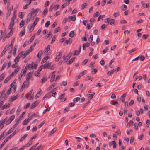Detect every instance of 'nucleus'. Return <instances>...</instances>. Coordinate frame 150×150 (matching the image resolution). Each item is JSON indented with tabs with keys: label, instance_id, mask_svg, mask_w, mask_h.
I'll use <instances>...</instances> for the list:
<instances>
[{
	"label": "nucleus",
	"instance_id": "f257e3e1",
	"mask_svg": "<svg viewBox=\"0 0 150 150\" xmlns=\"http://www.w3.org/2000/svg\"><path fill=\"white\" fill-rule=\"evenodd\" d=\"M27 68H26V67H25L24 69H22V71L21 73L19 76L18 77V79L20 80L22 77L23 75L25 74L27 72Z\"/></svg>",
	"mask_w": 150,
	"mask_h": 150
},
{
	"label": "nucleus",
	"instance_id": "f03ea898",
	"mask_svg": "<svg viewBox=\"0 0 150 150\" xmlns=\"http://www.w3.org/2000/svg\"><path fill=\"white\" fill-rule=\"evenodd\" d=\"M23 52H24L22 51L14 59V62L15 63H17L19 61V59L22 56Z\"/></svg>",
	"mask_w": 150,
	"mask_h": 150
},
{
	"label": "nucleus",
	"instance_id": "7ed1b4c3",
	"mask_svg": "<svg viewBox=\"0 0 150 150\" xmlns=\"http://www.w3.org/2000/svg\"><path fill=\"white\" fill-rule=\"evenodd\" d=\"M29 82L25 80V81L23 83V84L22 86L21 89H22V88H24L25 87L27 88L29 85Z\"/></svg>",
	"mask_w": 150,
	"mask_h": 150
},
{
	"label": "nucleus",
	"instance_id": "20e7f679",
	"mask_svg": "<svg viewBox=\"0 0 150 150\" xmlns=\"http://www.w3.org/2000/svg\"><path fill=\"white\" fill-rule=\"evenodd\" d=\"M11 88H9L7 91L6 93L4 95V96L2 97V98H4V100H6V98L7 97V96L8 95L11 93Z\"/></svg>",
	"mask_w": 150,
	"mask_h": 150
},
{
	"label": "nucleus",
	"instance_id": "39448f33",
	"mask_svg": "<svg viewBox=\"0 0 150 150\" xmlns=\"http://www.w3.org/2000/svg\"><path fill=\"white\" fill-rule=\"evenodd\" d=\"M25 113V112H24L20 115V116L16 120V122H19L21 121V120L23 116L24 115Z\"/></svg>",
	"mask_w": 150,
	"mask_h": 150
},
{
	"label": "nucleus",
	"instance_id": "423d86ee",
	"mask_svg": "<svg viewBox=\"0 0 150 150\" xmlns=\"http://www.w3.org/2000/svg\"><path fill=\"white\" fill-rule=\"evenodd\" d=\"M81 45H80L79 47V51H78L77 50H75L74 51V53L73 54V55H79V53L81 51Z\"/></svg>",
	"mask_w": 150,
	"mask_h": 150
},
{
	"label": "nucleus",
	"instance_id": "0eeeda50",
	"mask_svg": "<svg viewBox=\"0 0 150 150\" xmlns=\"http://www.w3.org/2000/svg\"><path fill=\"white\" fill-rule=\"evenodd\" d=\"M7 5L8 11L11 12L13 9V5H11L10 6V4L9 2H8Z\"/></svg>",
	"mask_w": 150,
	"mask_h": 150
},
{
	"label": "nucleus",
	"instance_id": "6e6552de",
	"mask_svg": "<svg viewBox=\"0 0 150 150\" xmlns=\"http://www.w3.org/2000/svg\"><path fill=\"white\" fill-rule=\"evenodd\" d=\"M38 103L39 102L38 101H36L34 102L32 104L31 106L30 109H33L36 106L38 105Z\"/></svg>",
	"mask_w": 150,
	"mask_h": 150
},
{
	"label": "nucleus",
	"instance_id": "1a4fd4ad",
	"mask_svg": "<svg viewBox=\"0 0 150 150\" xmlns=\"http://www.w3.org/2000/svg\"><path fill=\"white\" fill-rule=\"evenodd\" d=\"M76 17L74 15L72 16H70L68 17V20L69 22L71 20L73 21H74L76 20Z\"/></svg>",
	"mask_w": 150,
	"mask_h": 150
},
{
	"label": "nucleus",
	"instance_id": "9d476101",
	"mask_svg": "<svg viewBox=\"0 0 150 150\" xmlns=\"http://www.w3.org/2000/svg\"><path fill=\"white\" fill-rule=\"evenodd\" d=\"M32 77L31 73L30 72L28 73L27 75V77L26 80L28 81H29V80Z\"/></svg>",
	"mask_w": 150,
	"mask_h": 150
},
{
	"label": "nucleus",
	"instance_id": "9b49d317",
	"mask_svg": "<svg viewBox=\"0 0 150 150\" xmlns=\"http://www.w3.org/2000/svg\"><path fill=\"white\" fill-rule=\"evenodd\" d=\"M31 14H28L27 15V18L25 21L27 23H28L30 21V19L31 18Z\"/></svg>",
	"mask_w": 150,
	"mask_h": 150
},
{
	"label": "nucleus",
	"instance_id": "f8f14e48",
	"mask_svg": "<svg viewBox=\"0 0 150 150\" xmlns=\"http://www.w3.org/2000/svg\"><path fill=\"white\" fill-rule=\"evenodd\" d=\"M71 55H72V54L71 53L69 54L64 59V60L65 62H67V61L71 57Z\"/></svg>",
	"mask_w": 150,
	"mask_h": 150
},
{
	"label": "nucleus",
	"instance_id": "ddd939ff",
	"mask_svg": "<svg viewBox=\"0 0 150 150\" xmlns=\"http://www.w3.org/2000/svg\"><path fill=\"white\" fill-rule=\"evenodd\" d=\"M56 129L54 128L48 134V136H52L53 134H54L56 131Z\"/></svg>",
	"mask_w": 150,
	"mask_h": 150
},
{
	"label": "nucleus",
	"instance_id": "4468645a",
	"mask_svg": "<svg viewBox=\"0 0 150 150\" xmlns=\"http://www.w3.org/2000/svg\"><path fill=\"white\" fill-rule=\"evenodd\" d=\"M18 97V95H16L15 96H12L11 97V101L13 102L15 100H16Z\"/></svg>",
	"mask_w": 150,
	"mask_h": 150
},
{
	"label": "nucleus",
	"instance_id": "2eb2a0df",
	"mask_svg": "<svg viewBox=\"0 0 150 150\" xmlns=\"http://www.w3.org/2000/svg\"><path fill=\"white\" fill-rule=\"evenodd\" d=\"M25 67H26V68H27V69H30L33 67V63L30 64L28 66H26Z\"/></svg>",
	"mask_w": 150,
	"mask_h": 150
},
{
	"label": "nucleus",
	"instance_id": "dca6fc26",
	"mask_svg": "<svg viewBox=\"0 0 150 150\" xmlns=\"http://www.w3.org/2000/svg\"><path fill=\"white\" fill-rule=\"evenodd\" d=\"M50 63L46 62L44 65L43 68L45 69L46 68H49L50 66Z\"/></svg>",
	"mask_w": 150,
	"mask_h": 150
},
{
	"label": "nucleus",
	"instance_id": "f3484780",
	"mask_svg": "<svg viewBox=\"0 0 150 150\" xmlns=\"http://www.w3.org/2000/svg\"><path fill=\"white\" fill-rule=\"evenodd\" d=\"M8 140L6 138L4 140V142H2L1 144L0 145V149L2 148V147L5 144V143H6Z\"/></svg>",
	"mask_w": 150,
	"mask_h": 150
},
{
	"label": "nucleus",
	"instance_id": "a211bd4d",
	"mask_svg": "<svg viewBox=\"0 0 150 150\" xmlns=\"http://www.w3.org/2000/svg\"><path fill=\"white\" fill-rule=\"evenodd\" d=\"M49 57L48 56H47L45 57L42 59L41 63L42 64V63H45V62L48 59Z\"/></svg>",
	"mask_w": 150,
	"mask_h": 150
},
{
	"label": "nucleus",
	"instance_id": "6ab92c4d",
	"mask_svg": "<svg viewBox=\"0 0 150 150\" xmlns=\"http://www.w3.org/2000/svg\"><path fill=\"white\" fill-rule=\"evenodd\" d=\"M30 53V52H29L28 50H27L26 51L23 56V58H25L26 56L28 54Z\"/></svg>",
	"mask_w": 150,
	"mask_h": 150
},
{
	"label": "nucleus",
	"instance_id": "aec40b11",
	"mask_svg": "<svg viewBox=\"0 0 150 150\" xmlns=\"http://www.w3.org/2000/svg\"><path fill=\"white\" fill-rule=\"evenodd\" d=\"M20 67H18L16 68L14 70L13 72L16 75L17 73L20 70Z\"/></svg>",
	"mask_w": 150,
	"mask_h": 150
},
{
	"label": "nucleus",
	"instance_id": "412c9836",
	"mask_svg": "<svg viewBox=\"0 0 150 150\" xmlns=\"http://www.w3.org/2000/svg\"><path fill=\"white\" fill-rule=\"evenodd\" d=\"M50 36H51V37L52 36V32L50 31L49 32L48 34H47L45 36V39H47Z\"/></svg>",
	"mask_w": 150,
	"mask_h": 150
},
{
	"label": "nucleus",
	"instance_id": "4be33fe9",
	"mask_svg": "<svg viewBox=\"0 0 150 150\" xmlns=\"http://www.w3.org/2000/svg\"><path fill=\"white\" fill-rule=\"evenodd\" d=\"M5 74V73H4L0 75V82L4 79Z\"/></svg>",
	"mask_w": 150,
	"mask_h": 150
},
{
	"label": "nucleus",
	"instance_id": "5701e85b",
	"mask_svg": "<svg viewBox=\"0 0 150 150\" xmlns=\"http://www.w3.org/2000/svg\"><path fill=\"white\" fill-rule=\"evenodd\" d=\"M42 51H39L38 55L37 57L38 58H39V59H40V60H41V58H40V57L42 55Z\"/></svg>",
	"mask_w": 150,
	"mask_h": 150
},
{
	"label": "nucleus",
	"instance_id": "b1692460",
	"mask_svg": "<svg viewBox=\"0 0 150 150\" xmlns=\"http://www.w3.org/2000/svg\"><path fill=\"white\" fill-rule=\"evenodd\" d=\"M25 24V22L23 21V20H22L20 22L19 25H20V28H21Z\"/></svg>",
	"mask_w": 150,
	"mask_h": 150
},
{
	"label": "nucleus",
	"instance_id": "393cba45",
	"mask_svg": "<svg viewBox=\"0 0 150 150\" xmlns=\"http://www.w3.org/2000/svg\"><path fill=\"white\" fill-rule=\"evenodd\" d=\"M15 116L14 115H13L10 116L8 119V121H9L10 122H11L12 120L14 119L15 118Z\"/></svg>",
	"mask_w": 150,
	"mask_h": 150
},
{
	"label": "nucleus",
	"instance_id": "a878e982",
	"mask_svg": "<svg viewBox=\"0 0 150 150\" xmlns=\"http://www.w3.org/2000/svg\"><path fill=\"white\" fill-rule=\"evenodd\" d=\"M16 11H14V14L11 20H14L16 18Z\"/></svg>",
	"mask_w": 150,
	"mask_h": 150
},
{
	"label": "nucleus",
	"instance_id": "bb28decb",
	"mask_svg": "<svg viewBox=\"0 0 150 150\" xmlns=\"http://www.w3.org/2000/svg\"><path fill=\"white\" fill-rule=\"evenodd\" d=\"M75 59V57H73L71 58L69 60V62L68 63V64L69 65L71 64L73 62V61Z\"/></svg>",
	"mask_w": 150,
	"mask_h": 150
},
{
	"label": "nucleus",
	"instance_id": "cd10ccee",
	"mask_svg": "<svg viewBox=\"0 0 150 150\" xmlns=\"http://www.w3.org/2000/svg\"><path fill=\"white\" fill-rule=\"evenodd\" d=\"M34 27H35L32 25L31 26H29L28 28L30 31V33L31 32L33 31V30H34Z\"/></svg>",
	"mask_w": 150,
	"mask_h": 150
},
{
	"label": "nucleus",
	"instance_id": "c85d7f7f",
	"mask_svg": "<svg viewBox=\"0 0 150 150\" xmlns=\"http://www.w3.org/2000/svg\"><path fill=\"white\" fill-rule=\"evenodd\" d=\"M28 135V134H26L24 135L20 139V141L22 142L25 139L26 137Z\"/></svg>",
	"mask_w": 150,
	"mask_h": 150
},
{
	"label": "nucleus",
	"instance_id": "c756f323",
	"mask_svg": "<svg viewBox=\"0 0 150 150\" xmlns=\"http://www.w3.org/2000/svg\"><path fill=\"white\" fill-rule=\"evenodd\" d=\"M80 100V98L79 97H77L74 98L73 100V101L74 103H76L79 101Z\"/></svg>",
	"mask_w": 150,
	"mask_h": 150
},
{
	"label": "nucleus",
	"instance_id": "7c9ffc66",
	"mask_svg": "<svg viewBox=\"0 0 150 150\" xmlns=\"http://www.w3.org/2000/svg\"><path fill=\"white\" fill-rule=\"evenodd\" d=\"M51 97V95H50V93H47L46 94L43 98L42 100H44L45 98H50Z\"/></svg>",
	"mask_w": 150,
	"mask_h": 150
},
{
	"label": "nucleus",
	"instance_id": "2f4dec72",
	"mask_svg": "<svg viewBox=\"0 0 150 150\" xmlns=\"http://www.w3.org/2000/svg\"><path fill=\"white\" fill-rule=\"evenodd\" d=\"M93 24L92 23H90L89 24H87V26L86 27V28L87 29H89L91 28Z\"/></svg>",
	"mask_w": 150,
	"mask_h": 150
},
{
	"label": "nucleus",
	"instance_id": "473e14b6",
	"mask_svg": "<svg viewBox=\"0 0 150 150\" xmlns=\"http://www.w3.org/2000/svg\"><path fill=\"white\" fill-rule=\"evenodd\" d=\"M74 31H71L69 33V36L71 37H73L74 36Z\"/></svg>",
	"mask_w": 150,
	"mask_h": 150
},
{
	"label": "nucleus",
	"instance_id": "72a5a7b5",
	"mask_svg": "<svg viewBox=\"0 0 150 150\" xmlns=\"http://www.w3.org/2000/svg\"><path fill=\"white\" fill-rule=\"evenodd\" d=\"M14 133H12L11 135H10L8 137H7L6 138L8 140L10 139L11 138H12L15 135V134Z\"/></svg>",
	"mask_w": 150,
	"mask_h": 150
},
{
	"label": "nucleus",
	"instance_id": "f704fd0d",
	"mask_svg": "<svg viewBox=\"0 0 150 150\" xmlns=\"http://www.w3.org/2000/svg\"><path fill=\"white\" fill-rule=\"evenodd\" d=\"M32 141L30 140L29 142L27 143V144H26V145L25 146V147H28L30 145H31L32 144Z\"/></svg>",
	"mask_w": 150,
	"mask_h": 150
},
{
	"label": "nucleus",
	"instance_id": "c9c22d12",
	"mask_svg": "<svg viewBox=\"0 0 150 150\" xmlns=\"http://www.w3.org/2000/svg\"><path fill=\"white\" fill-rule=\"evenodd\" d=\"M105 15H100V16L98 17L97 21H99L100 20V19L102 18V20H103V18H104L105 17Z\"/></svg>",
	"mask_w": 150,
	"mask_h": 150
},
{
	"label": "nucleus",
	"instance_id": "e433bc0d",
	"mask_svg": "<svg viewBox=\"0 0 150 150\" xmlns=\"http://www.w3.org/2000/svg\"><path fill=\"white\" fill-rule=\"evenodd\" d=\"M48 10L47 8H45L42 12V14L44 15V16H45L47 13Z\"/></svg>",
	"mask_w": 150,
	"mask_h": 150
},
{
	"label": "nucleus",
	"instance_id": "4c0bfd02",
	"mask_svg": "<svg viewBox=\"0 0 150 150\" xmlns=\"http://www.w3.org/2000/svg\"><path fill=\"white\" fill-rule=\"evenodd\" d=\"M7 64V63L6 62H5L3 64V66H2V67L1 69V71H2L4 68L6 67Z\"/></svg>",
	"mask_w": 150,
	"mask_h": 150
},
{
	"label": "nucleus",
	"instance_id": "58836bf2",
	"mask_svg": "<svg viewBox=\"0 0 150 150\" xmlns=\"http://www.w3.org/2000/svg\"><path fill=\"white\" fill-rule=\"evenodd\" d=\"M110 24L111 25H112L113 24H114L115 23V21L114 19H111L110 21Z\"/></svg>",
	"mask_w": 150,
	"mask_h": 150
},
{
	"label": "nucleus",
	"instance_id": "ea45409f",
	"mask_svg": "<svg viewBox=\"0 0 150 150\" xmlns=\"http://www.w3.org/2000/svg\"><path fill=\"white\" fill-rule=\"evenodd\" d=\"M9 104L8 105H3L2 107H1V109L2 110H3L5 108H9Z\"/></svg>",
	"mask_w": 150,
	"mask_h": 150
},
{
	"label": "nucleus",
	"instance_id": "a19ab883",
	"mask_svg": "<svg viewBox=\"0 0 150 150\" xmlns=\"http://www.w3.org/2000/svg\"><path fill=\"white\" fill-rule=\"evenodd\" d=\"M14 20H11V22L10 23L9 26H10V27L12 28L13 27V25H14Z\"/></svg>",
	"mask_w": 150,
	"mask_h": 150
},
{
	"label": "nucleus",
	"instance_id": "79ce46f5",
	"mask_svg": "<svg viewBox=\"0 0 150 150\" xmlns=\"http://www.w3.org/2000/svg\"><path fill=\"white\" fill-rule=\"evenodd\" d=\"M39 10V9L38 8L36 9L35 10L34 9V14L35 15L34 17H35V16L37 15L38 11Z\"/></svg>",
	"mask_w": 150,
	"mask_h": 150
},
{
	"label": "nucleus",
	"instance_id": "37998d69",
	"mask_svg": "<svg viewBox=\"0 0 150 150\" xmlns=\"http://www.w3.org/2000/svg\"><path fill=\"white\" fill-rule=\"evenodd\" d=\"M55 73V71L53 72H52V74L50 76L51 78L53 79H54L55 76V75L54 74Z\"/></svg>",
	"mask_w": 150,
	"mask_h": 150
},
{
	"label": "nucleus",
	"instance_id": "c03bdc74",
	"mask_svg": "<svg viewBox=\"0 0 150 150\" xmlns=\"http://www.w3.org/2000/svg\"><path fill=\"white\" fill-rule=\"evenodd\" d=\"M13 32L12 31V30H11L9 33L7 35V37L8 38L9 37L11 36L12 34H13Z\"/></svg>",
	"mask_w": 150,
	"mask_h": 150
},
{
	"label": "nucleus",
	"instance_id": "a18cd8bd",
	"mask_svg": "<svg viewBox=\"0 0 150 150\" xmlns=\"http://www.w3.org/2000/svg\"><path fill=\"white\" fill-rule=\"evenodd\" d=\"M87 5V4L86 3H85L83 4L82 6H81V9L82 10L84 9L85 7Z\"/></svg>",
	"mask_w": 150,
	"mask_h": 150
},
{
	"label": "nucleus",
	"instance_id": "49530a36",
	"mask_svg": "<svg viewBox=\"0 0 150 150\" xmlns=\"http://www.w3.org/2000/svg\"><path fill=\"white\" fill-rule=\"evenodd\" d=\"M127 7V6L126 5L124 4H123L122 5L121 7V8L123 10L125 11Z\"/></svg>",
	"mask_w": 150,
	"mask_h": 150
},
{
	"label": "nucleus",
	"instance_id": "de8ad7c7",
	"mask_svg": "<svg viewBox=\"0 0 150 150\" xmlns=\"http://www.w3.org/2000/svg\"><path fill=\"white\" fill-rule=\"evenodd\" d=\"M61 57V56H60V55H58L57 56L55 59V61L56 62L58 61L60 59Z\"/></svg>",
	"mask_w": 150,
	"mask_h": 150
},
{
	"label": "nucleus",
	"instance_id": "09e8293b",
	"mask_svg": "<svg viewBox=\"0 0 150 150\" xmlns=\"http://www.w3.org/2000/svg\"><path fill=\"white\" fill-rule=\"evenodd\" d=\"M6 47L4 48V50L2 52L1 54L0 55L1 57L5 53V52H6Z\"/></svg>",
	"mask_w": 150,
	"mask_h": 150
},
{
	"label": "nucleus",
	"instance_id": "8fccbe9b",
	"mask_svg": "<svg viewBox=\"0 0 150 150\" xmlns=\"http://www.w3.org/2000/svg\"><path fill=\"white\" fill-rule=\"evenodd\" d=\"M11 77L9 76L8 77L4 80V82L5 83H7L11 79Z\"/></svg>",
	"mask_w": 150,
	"mask_h": 150
},
{
	"label": "nucleus",
	"instance_id": "3c124183",
	"mask_svg": "<svg viewBox=\"0 0 150 150\" xmlns=\"http://www.w3.org/2000/svg\"><path fill=\"white\" fill-rule=\"evenodd\" d=\"M13 130L11 128L6 133V135H7L11 133Z\"/></svg>",
	"mask_w": 150,
	"mask_h": 150
},
{
	"label": "nucleus",
	"instance_id": "603ef678",
	"mask_svg": "<svg viewBox=\"0 0 150 150\" xmlns=\"http://www.w3.org/2000/svg\"><path fill=\"white\" fill-rule=\"evenodd\" d=\"M9 47H10L11 48V50L10 52H11L12 51V49H13V45L12 43H11V44L9 46H7L6 47V48L7 47V48H8Z\"/></svg>",
	"mask_w": 150,
	"mask_h": 150
},
{
	"label": "nucleus",
	"instance_id": "864d4df0",
	"mask_svg": "<svg viewBox=\"0 0 150 150\" xmlns=\"http://www.w3.org/2000/svg\"><path fill=\"white\" fill-rule=\"evenodd\" d=\"M115 70H114V69H113L112 70L108 72L107 73V74L108 75H111V74H112L113 73L114 71Z\"/></svg>",
	"mask_w": 150,
	"mask_h": 150
},
{
	"label": "nucleus",
	"instance_id": "5fc2aeb1",
	"mask_svg": "<svg viewBox=\"0 0 150 150\" xmlns=\"http://www.w3.org/2000/svg\"><path fill=\"white\" fill-rule=\"evenodd\" d=\"M32 118V117L30 116L28 118L25 119L23 122H29Z\"/></svg>",
	"mask_w": 150,
	"mask_h": 150
},
{
	"label": "nucleus",
	"instance_id": "6e6d98bb",
	"mask_svg": "<svg viewBox=\"0 0 150 150\" xmlns=\"http://www.w3.org/2000/svg\"><path fill=\"white\" fill-rule=\"evenodd\" d=\"M86 96L87 97H88V98H90V100H90L92 98H93V95H91V94H87L86 95Z\"/></svg>",
	"mask_w": 150,
	"mask_h": 150
},
{
	"label": "nucleus",
	"instance_id": "4d7b16f0",
	"mask_svg": "<svg viewBox=\"0 0 150 150\" xmlns=\"http://www.w3.org/2000/svg\"><path fill=\"white\" fill-rule=\"evenodd\" d=\"M19 13L21 14L19 15V18L21 19H23V18L24 15L23 14V12H20Z\"/></svg>",
	"mask_w": 150,
	"mask_h": 150
},
{
	"label": "nucleus",
	"instance_id": "13d9d810",
	"mask_svg": "<svg viewBox=\"0 0 150 150\" xmlns=\"http://www.w3.org/2000/svg\"><path fill=\"white\" fill-rule=\"evenodd\" d=\"M67 4H68V3L67 2H66V3H64L63 5H62V6H61V8L62 9H63L65 7V6L67 5Z\"/></svg>",
	"mask_w": 150,
	"mask_h": 150
},
{
	"label": "nucleus",
	"instance_id": "bf43d9fd",
	"mask_svg": "<svg viewBox=\"0 0 150 150\" xmlns=\"http://www.w3.org/2000/svg\"><path fill=\"white\" fill-rule=\"evenodd\" d=\"M88 59H86L84 60L82 63V65H84L87 62Z\"/></svg>",
	"mask_w": 150,
	"mask_h": 150
},
{
	"label": "nucleus",
	"instance_id": "052dcab7",
	"mask_svg": "<svg viewBox=\"0 0 150 150\" xmlns=\"http://www.w3.org/2000/svg\"><path fill=\"white\" fill-rule=\"evenodd\" d=\"M115 141H113L112 142H109V147H110L112 145H113L114 143H115Z\"/></svg>",
	"mask_w": 150,
	"mask_h": 150
},
{
	"label": "nucleus",
	"instance_id": "680f3d73",
	"mask_svg": "<svg viewBox=\"0 0 150 150\" xmlns=\"http://www.w3.org/2000/svg\"><path fill=\"white\" fill-rule=\"evenodd\" d=\"M90 39L89 38H88V40L90 42H92L93 40V35H91L90 36Z\"/></svg>",
	"mask_w": 150,
	"mask_h": 150
},
{
	"label": "nucleus",
	"instance_id": "e2e57ef3",
	"mask_svg": "<svg viewBox=\"0 0 150 150\" xmlns=\"http://www.w3.org/2000/svg\"><path fill=\"white\" fill-rule=\"evenodd\" d=\"M148 36V34H144L142 36V38L144 39L145 40L147 38Z\"/></svg>",
	"mask_w": 150,
	"mask_h": 150
},
{
	"label": "nucleus",
	"instance_id": "0e129e2a",
	"mask_svg": "<svg viewBox=\"0 0 150 150\" xmlns=\"http://www.w3.org/2000/svg\"><path fill=\"white\" fill-rule=\"evenodd\" d=\"M106 27V24H103L101 25V29L102 30H104L105 29Z\"/></svg>",
	"mask_w": 150,
	"mask_h": 150
},
{
	"label": "nucleus",
	"instance_id": "69168bd1",
	"mask_svg": "<svg viewBox=\"0 0 150 150\" xmlns=\"http://www.w3.org/2000/svg\"><path fill=\"white\" fill-rule=\"evenodd\" d=\"M47 80V79H46L45 78H42L41 79V83H44Z\"/></svg>",
	"mask_w": 150,
	"mask_h": 150
},
{
	"label": "nucleus",
	"instance_id": "338daca9",
	"mask_svg": "<svg viewBox=\"0 0 150 150\" xmlns=\"http://www.w3.org/2000/svg\"><path fill=\"white\" fill-rule=\"evenodd\" d=\"M145 59V57L143 55L139 57V60L140 61H144Z\"/></svg>",
	"mask_w": 150,
	"mask_h": 150
},
{
	"label": "nucleus",
	"instance_id": "774afa93",
	"mask_svg": "<svg viewBox=\"0 0 150 150\" xmlns=\"http://www.w3.org/2000/svg\"><path fill=\"white\" fill-rule=\"evenodd\" d=\"M50 24V22L49 21H47L46 23H45V26L46 27H48L49 25Z\"/></svg>",
	"mask_w": 150,
	"mask_h": 150
}]
</instances>
